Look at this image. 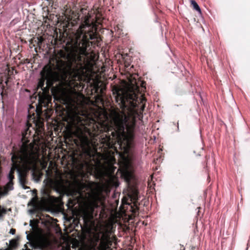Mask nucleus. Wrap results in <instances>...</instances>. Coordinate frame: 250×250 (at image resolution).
<instances>
[{
    "label": "nucleus",
    "mask_w": 250,
    "mask_h": 250,
    "mask_svg": "<svg viewBox=\"0 0 250 250\" xmlns=\"http://www.w3.org/2000/svg\"><path fill=\"white\" fill-rule=\"evenodd\" d=\"M139 87L135 91L117 89L113 92L116 102L123 110L112 112V123L113 131L111 134L116 138L125 151H129L133 146L136 118H140L145 108L146 99L139 93Z\"/></svg>",
    "instance_id": "nucleus-1"
},
{
    "label": "nucleus",
    "mask_w": 250,
    "mask_h": 250,
    "mask_svg": "<svg viewBox=\"0 0 250 250\" xmlns=\"http://www.w3.org/2000/svg\"><path fill=\"white\" fill-rule=\"evenodd\" d=\"M76 36L78 47L83 52L86 51L89 43H92L89 40H95L96 42L94 44L97 45H98L100 41V37L96 33V27L92 22L90 21L88 16H84L83 20L77 30Z\"/></svg>",
    "instance_id": "nucleus-2"
},
{
    "label": "nucleus",
    "mask_w": 250,
    "mask_h": 250,
    "mask_svg": "<svg viewBox=\"0 0 250 250\" xmlns=\"http://www.w3.org/2000/svg\"><path fill=\"white\" fill-rule=\"evenodd\" d=\"M28 128H26L22 132V142H28L26 139L28 138ZM11 159L13 162L19 161L27 163L33 157L34 152L31 147L23 142L19 148L13 147Z\"/></svg>",
    "instance_id": "nucleus-3"
},
{
    "label": "nucleus",
    "mask_w": 250,
    "mask_h": 250,
    "mask_svg": "<svg viewBox=\"0 0 250 250\" xmlns=\"http://www.w3.org/2000/svg\"><path fill=\"white\" fill-rule=\"evenodd\" d=\"M83 63L81 57L72 58L66 65V73L73 81H81L82 80V72L84 69Z\"/></svg>",
    "instance_id": "nucleus-4"
},
{
    "label": "nucleus",
    "mask_w": 250,
    "mask_h": 250,
    "mask_svg": "<svg viewBox=\"0 0 250 250\" xmlns=\"http://www.w3.org/2000/svg\"><path fill=\"white\" fill-rule=\"evenodd\" d=\"M53 188L61 197L66 193V186L62 181H55L53 184Z\"/></svg>",
    "instance_id": "nucleus-5"
},
{
    "label": "nucleus",
    "mask_w": 250,
    "mask_h": 250,
    "mask_svg": "<svg viewBox=\"0 0 250 250\" xmlns=\"http://www.w3.org/2000/svg\"><path fill=\"white\" fill-rule=\"evenodd\" d=\"M41 73L42 76V79L39 80L38 84V87L43 90V88H44L43 86L44 84V81L48 79L49 76L51 74L52 70L50 67H44L43 71H42Z\"/></svg>",
    "instance_id": "nucleus-6"
},
{
    "label": "nucleus",
    "mask_w": 250,
    "mask_h": 250,
    "mask_svg": "<svg viewBox=\"0 0 250 250\" xmlns=\"http://www.w3.org/2000/svg\"><path fill=\"white\" fill-rule=\"evenodd\" d=\"M13 189V181H9L4 187H0V197L6 195L9 190H12Z\"/></svg>",
    "instance_id": "nucleus-7"
},
{
    "label": "nucleus",
    "mask_w": 250,
    "mask_h": 250,
    "mask_svg": "<svg viewBox=\"0 0 250 250\" xmlns=\"http://www.w3.org/2000/svg\"><path fill=\"white\" fill-rule=\"evenodd\" d=\"M17 171L18 173L19 179L21 184L22 185L24 188H28V187H24V185L25 184V180L24 177H23V174L22 173L21 171L19 168H17Z\"/></svg>",
    "instance_id": "nucleus-8"
},
{
    "label": "nucleus",
    "mask_w": 250,
    "mask_h": 250,
    "mask_svg": "<svg viewBox=\"0 0 250 250\" xmlns=\"http://www.w3.org/2000/svg\"><path fill=\"white\" fill-rule=\"evenodd\" d=\"M15 168H16L13 167L11 168L10 171L8 175L9 181H13V180L14 178V173Z\"/></svg>",
    "instance_id": "nucleus-9"
},
{
    "label": "nucleus",
    "mask_w": 250,
    "mask_h": 250,
    "mask_svg": "<svg viewBox=\"0 0 250 250\" xmlns=\"http://www.w3.org/2000/svg\"><path fill=\"white\" fill-rule=\"evenodd\" d=\"M191 4H192V5L193 6V7H194V8L197 11H198L199 13H201V9L199 7V6L198 5V4H197V3L194 0H192L191 1Z\"/></svg>",
    "instance_id": "nucleus-10"
},
{
    "label": "nucleus",
    "mask_w": 250,
    "mask_h": 250,
    "mask_svg": "<svg viewBox=\"0 0 250 250\" xmlns=\"http://www.w3.org/2000/svg\"><path fill=\"white\" fill-rule=\"evenodd\" d=\"M132 178V175L130 173H127L125 177V181L129 183Z\"/></svg>",
    "instance_id": "nucleus-11"
},
{
    "label": "nucleus",
    "mask_w": 250,
    "mask_h": 250,
    "mask_svg": "<svg viewBox=\"0 0 250 250\" xmlns=\"http://www.w3.org/2000/svg\"><path fill=\"white\" fill-rule=\"evenodd\" d=\"M15 231H16L15 229H12L10 230V233H11L12 234H14L15 233Z\"/></svg>",
    "instance_id": "nucleus-12"
},
{
    "label": "nucleus",
    "mask_w": 250,
    "mask_h": 250,
    "mask_svg": "<svg viewBox=\"0 0 250 250\" xmlns=\"http://www.w3.org/2000/svg\"><path fill=\"white\" fill-rule=\"evenodd\" d=\"M26 233L27 234V231L26 232ZM26 238H27V240H28L29 241L30 240V236H29L28 234H27Z\"/></svg>",
    "instance_id": "nucleus-13"
},
{
    "label": "nucleus",
    "mask_w": 250,
    "mask_h": 250,
    "mask_svg": "<svg viewBox=\"0 0 250 250\" xmlns=\"http://www.w3.org/2000/svg\"><path fill=\"white\" fill-rule=\"evenodd\" d=\"M30 226L32 228H33V225L32 223V220H30Z\"/></svg>",
    "instance_id": "nucleus-14"
},
{
    "label": "nucleus",
    "mask_w": 250,
    "mask_h": 250,
    "mask_svg": "<svg viewBox=\"0 0 250 250\" xmlns=\"http://www.w3.org/2000/svg\"><path fill=\"white\" fill-rule=\"evenodd\" d=\"M136 210H137V208H133V209H132V212H136Z\"/></svg>",
    "instance_id": "nucleus-15"
},
{
    "label": "nucleus",
    "mask_w": 250,
    "mask_h": 250,
    "mask_svg": "<svg viewBox=\"0 0 250 250\" xmlns=\"http://www.w3.org/2000/svg\"><path fill=\"white\" fill-rule=\"evenodd\" d=\"M89 42H91L90 41H89ZM92 42V43H89V44H92L93 42H95V41H93V42ZM89 46H90V45H89V46H87V48H88Z\"/></svg>",
    "instance_id": "nucleus-16"
},
{
    "label": "nucleus",
    "mask_w": 250,
    "mask_h": 250,
    "mask_svg": "<svg viewBox=\"0 0 250 250\" xmlns=\"http://www.w3.org/2000/svg\"><path fill=\"white\" fill-rule=\"evenodd\" d=\"M99 237H98V238H97V242H98L99 241Z\"/></svg>",
    "instance_id": "nucleus-17"
},
{
    "label": "nucleus",
    "mask_w": 250,
    "mask_h": 250,
    "mask_svg": "<svg viewBox=\"0 0 250 250\" xmlns=\"http://www.w3.org/2000/svg\"><path fill=\"white\" fill-rule=\"evenodd\" d=\"M177 125H178V123H177ZM178 130H179V126H177Z\"/></svg>",
    "instance_id": "nucleus-18"
},
{
    "label": "nucleus",
    "mask_w": 250,
    "mask_h": 250,
    "mask_svg": "<svg viewBox=\"0 0 250 250\" xmlns=\"http://www.w3.org/2000/svg\"><path fill=\"white\" fill-rule=\"evenodd\" d=\"M185 250V249H184L183 250Z\"/></svg>",
    "instance_id": "nucleus-19"
}]
</instances>
